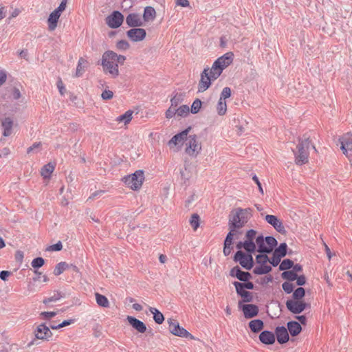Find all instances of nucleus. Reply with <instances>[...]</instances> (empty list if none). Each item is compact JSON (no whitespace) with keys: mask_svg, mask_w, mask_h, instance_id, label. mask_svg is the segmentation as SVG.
<instances>
[{"mask_svg":"<svg viewBox=\"0 0 352 352\" xmlns=\"http://www.w3.org/2000/svg\"><path fill=\"white\" fill-rule=\"evenodd\" d=\"M252 210L250 208H237L229 216V230L228 233H232L234 235L236 229L243 228L252 217Z\"/></svg>","mask_w":352,"mask_h":352,"instance_id":"1","label":"nucleus"},{"mask_svg":"<svg viewBox=\"0 0 352 352\" xmlns=\"http://www.w3.org/2000/svg\"><path fill=\"white\" fill-rule=\"evenodd\" d=\"M311 145L309 138L304 137L299 140L297 145V151H293L295 156V163L297 165H302L308 162L309 152V148Z\"/></svg>","mask_w":352,"mask_h":352,"instance_id":"2","label":"nucleus"},{"mask_svg":"<svg viewBox=\"0 0 352 352\" xmlns=\"http://www.w3.org/2000/svg\"><path fill=\"white\" fill-rule=\"evenodd\" d=\"M234 54L232 52H228L221 57L218 58L212 64L210 68L214 74V78H218L221 74L223 70L229 66L233 61Z\"/></svg>","mask_w":352,"mask_h":352,"instance_id":"3","label":"nucleus"},{"mask_svg":"<svg viewBox=\"0 0 352 352\" xmlns=\"http://www.w3.org/2000/svg\"><path fill=\"white\" fill-rule=\"evenodd\" d=\"M277 243L276 239L271 236L264 238L263 235H259L256 239L257 251L262 254L271 253Z\"/></svg>","mask_w":352,"mask_h":352,"instance_id":"4","label":"nucleus"},{"mask_svg":"<svg viewBox=\"0 0 352 352\" xmlns=\"http://www.w3.org/2000/svg\"><path fill=\"white\" fill-rule=\"evenodd\" d=\"M144 179V172L141 170H138L133 174L124 177L123 181L131 189L136 190L141 188Z\"/></svg>","mask_w":352,"mask_h":352,"instance_id":"5","label":"nucleus"},{"mask_svg":"<svg viewBox=\"0 0 352 352\" xmlns=\"http://www.w3.org/2000/svg\"><path fill=\"white\" fill-rule=\"evenodd\" d=\"M213 74L214 73L211 69L206 67L204 69L201 74V79L198 85L199 92H204L207 90L210 87L211 82L217 79L213 77Z\"/></svg>","mask_w":352,"mask_h":352,"instance_id":"6","label":"nucleus"},{"mask_svg":"<svg viewBox=\"0 0 352 352\" xmlns=\"http://www.w3.org/2000/svg\"><path fill=\"white\" fill-rule=\"evenodd\" d=\"M186 153L190 156H197L201 149L195 135L186 136Z\"/></svg>","mask_w":352,"mask_h":352,"instance_id":"7","label":"nucleus"},{"mask_svg":"<svg viewBox=\"0 0 352 352\" xmlns=\"http://www.w3.org/2000/svg\"><path fill=\"white\" fill-rule=\"evenodd\" d=\"M168 323L169 324V331L172 334L182 338L189 337L190 339H195L194 336H192L187 330L180 327L176 320L168 319Z\"/></svg>","mask_w":352,"mask_h":352,"instance_id":"8","label":"nucleus"},{"mask_svg":"<svg viewBox=\"0 0 352 352\" xmlns=\"http://www.w3.org/2000/svg\"><path fill=\"white\" fill-rule=\"evenodd\" d=\"M234 261L239 262L240 265L245 270H250L252 268L254 261L252 256L250 254H246L241 250H239L234 255Z\"/></svg>","mask_w":352,"mask_h":352,"instance_id":"9","label":"nucleus"},{"mask_svg":"<svg viewBox=\"0 0 352 352\" xmlns=\"http://www.w3.org/2000/svg\"><path fill=\"white\" fill-rule=\"evenodd\" d=\"M256 231L254 230H249L245 233L244 243L245 245V251L247 252L252 253L256 250Z\"/></svg>","mask_w":352,"mask_h":352,"instance_id":"10","label":"nucleus"},{"mask_svg":"<svg viewBox=\"0 0 352 352\" xmlns=\"http://www.w3.org/2000/svg\"><path fill=\"white\" fill-rule=\"evenodd\" d=\"M111 77L118 76L119 74L118 65H123L126 57L123 55H118L117 53L111 51Z\"/></svg>","mask_w":352,"mask_h":352,"instance_id":"11","label":"nucleus"},{"mask_svg":"<svg viewBox=\"0 0 352 352\" xmlns=\"http://www.w3.org/2000/svg\"><path fill=\"white\" fill-rule=\"evenodd\" d=\"M307 306V304L302 300H288L286 302L287 309L295 314L302 312L306 309Z\"/></svg>","mask_w":352,"mask_h":352,"instance_id":"12","label":"nucleus"},{"mask_svg":"<svg viewBox=\"0 0 352 352\" xmlns=\"http://www.w3.org/2000/svg\"><path fill=\"white\" fill-rule=\"evenodd\" d=\"M341 144L340 148L343 153L349 156L352 152V134L348 133L339 138Z\"/></svg>","mask_w":352,"mask_h":352,"instance_id":"13","label":"nucleus"},{"mask_svg":"<svg viewBox=\"0 0 352 352\" xmlns=\"http://www.w3.org/2000/svg\"><path fill=\"white\" fill-rule=\"evenodd\" d=\"M34 335L36 339L38 340H49L52 336L50 328L42 323L38 325L34 331Z\"/></svg>","mask_w":352,"mask_h":352,"instance_id":"14","label":"nucleus"},{"mask_svg":"<svg viewBox=\"0 0 352 352\" xmlns=\"http://www.w3.org/2000/svg\"><path fill=\"white\" fill-rule=\"evenodd\" d=\"M239 307L243 311L245 318H254L258 314V307L253 304L241 305V302L239 301Z\"/></svg>","mask_w":352,"mask_h":352,"instance_id":"15","label":"nucleus"},{"mask_svg":"<svg viewBox=\"0 0 352 352\" xmlns=\"http://www.w3.org/2000/svg\"><path fill=\"white\" fill-rule=\"evenodd\" d=\"M128 38L133 42H139L144 40L146 32L142 28H132L126 32Z\"/></svg>","mask_w":352,"mask_h":352,"instance_id":"16","label":"nucleus"},{"mask_svg":"<svg viewBox=\"0 0 352 352\" xmlns=\"http://www.w3.org/2000/svg\"><path fill=\"white\" fill-rule=\"evenodd\" d=\"M265 221L272 226L274 228L281 234H285L286 232L285 226H283L282 221L279 220L276 216L272 214H267L265 217Z\"/></svg>","mask_w":352,"mask_h":352,"instance_id":"17","label":"nucleus"},{"mask_svg":"<svg viewBox=\"0 0 352 352\" xmlns=\"http://www.w3.org/2000/svg\"><path fill=\"white\" fill-rule=\"evenodd\" d=\"M191 129L190 127L187 128L181 133L175 135L169 141L168 145L171 148L177 145H182L184 140L186 139L188 132Z\"/></svg>","mask_w":352,"mask_h":352,"instance_id":"18","label":"nucleus"},{"mask_svg":"<svg viewBox=\"0 0 352 352\" xmlns=\"http://www.w3.org/2000/svg\"><path fill=\"white\" fill-rule=\"evenodd\" d=\"M230 275L232 277H236L239 280L243 282L248 281L252 278V276L249 272L241 270L238 266L234 267L231 269Z\"/></svg>","mask_w":352,"mask_h":352,"instance_id":"19","label":"nucleus"},{"mask_svg":"<svg viewBox=\"0 0 352 352\" xmlns=\"http://www.w3.org/2000/svg\"><path fill=\"white\" fill-rule=\"evenodd\" d=\"M126 320L130 325H131L132 327L134 328L138 332L143 333L146 331V326L141 320L130 316H127Z\"/></svg>","mask_w":352,"mask_h":352,"instance_id":"20","label":"nucleus"},{"mask_svg":"<svg viewBox=\"0 0 352 352\" xmlns=\"http://www.w3.org/2000/svg\"><path fill=\"white\" fill-rule=\"evenodd\" d=\"M126 23L129 27H140L143 25V20L140 14L137 13H131L126 18Z\"/></svg>","mask_w":352,"mask_h":352,"instance_id":"21","label":"nucleus"},{"mask_svg":"<svg viewBox=\"0 0 352 352\" xmlns=\"http://www.w3.org/2000/svg\"><path fill=\"white\" fill-rule=\"evenodd\" d=\"M275 333L277 338V341L280 344L286 343L289 340V334L285 327H277L275 329Z\"/></svg>","mask_w":352,"mask_h":352,"instance_id":"22","label":"nucleus"},{"mask_svg":"<svg viewBox=\"0 0 352 352\" xmlns=\"http://www.w3.org/2000/svg\"><path fill=\"white\" fill-rule=\"evenodd\" d=\"M259 340L263 344L270 345L275 342L276 338L274 333L266 330L261 333Z\"/></svg>","mask_w":352,"mask_h":352,"instance_id":"23","label":"nucleus"},{"mask_svg":"<svg viewBox=\"0 0 352 352\" xmlns=\"http://www.w3.org/2000/svg\"><path fill=\"white\" fill-rule=\"evenodd\" d=\"M13 124V120L9 117L5 118L2 120L1 126L3 136L8 137L12 135Z\"/></svg>","mask_w":352,"mask_h":352,"instance_id":"24","label":"nucleus"},{"mask_svg":"<svg viewBox=\"0 0 352 352\" xmlns=\"http://www.w3.org/2000/svg\"><path fill=\"white\" fill-rule=\"evenodd\" d=\"M60 15L61 14L54 10L50 14L47 19L49 31H54L57 28L58 19Z\"/></svg>","mask_w":352,"mask_h":352,"instance_id":"25","label":"nucleus"},{"mask_svg":"<svg viewBox=\"0 0 352 352\" xmlns=\"http://www.w3.org/2000/svg\"><path fill=\"white\" fill-rule=\"evenodd\" d=\"M111 28H119L124 21L123 15L118 11H113L111 13Z\"/></svg>","mask_w":352,"mask_h":352,"instance_id":"26","label":"nucleus"},{"mask_svg":"<svg viewBox=\"0 0 352 352\" xmlns=\"http://www.w3.org/2000/svg\"><path fill=\"white\" fill-rule=\"evenodd\" d=\"M233 285L235 287L236 292L237 294L243 298V301L245 302H250L252 300L253 296L252 293L250 292L245 291L243 287L239 288V287L235 283H233Z\"/></svg>","mask_w":352,"mask_h":352,"instance_id":"27","label":"nucleus"},{"mask_svg":"<svg viewBox=\"0 0 352 352\" xmlns=\"http://www.w3.org/2000/svg\"><path fill=\"white\" fill-rule=\"evenodd\" d=\"M234 235L232 233H228L226 237V239L224 241V247H223V254L225 256H228L231 250L232 249V240H233Z\"/></svg>","mask_w":352,"mask_h":352,"instance_id":"28","label":"nucleus"},{"mask_svg":"<svg viewBox=\"0 0 352 352\" xmlns=\"http://www.w3.org/2000/svg\"><path fill=\"white\" fill-rule=\"evenodd\" d=\"M287 329L292 336L298 335L302 330L300 324L296 321L289 322L287 323Z\"/></svg>","mask_w":352,"mask_h":352,"instance_id":"29","label":"nucleus"},{"mask_svg":"<svg viewBox=\"0 0 352 352\" xmlns=\"http://www.w3.org/2000/svg\"><path fill=\"white\" fill-rule=\"evenodd\" d=\"M263 322L259 319L253 320L249 322V327L254 333L259 332L263 329Z\"/></svg>","mask_w":352,"mask_h":352,"instance_id":"30","label":"nucleus"},{"mask_svg":"<svg viewBox=\"0 0 352 352\" xmlns=\"http://www.w3.org/2000/svg\"><path fill=\"white\" fill-rule=\"evenodd\" d=\"M133 111H131V110H128L126 111L124 114L118 116L116 119V121H117L118 122L120 123V122H123L124 125H126L128 124L131 120H132V118H133Z\"/></svg>","mask_w":352,"mask_h":352,"instance_id":"31","label":"nucleus"},{"mask_svg":"<svg viewBox=\"0 0 352 352\" xmlns=\"http://www.w3.org/2000/svg\"><path fill=\"white\" fill-rule=\"evenodd\" d=\"M55 166L52 163L45 165L41 170V174L44 179H49L54 170Z\"/></svg>","mask_w":352,"mask_h":352,"instance_id":"32","label":"nucleus"},{"mask_svg":"<svg viewBox=\"0 0 352 352\" xmlns=\"http://www.w3.org/2000/svg\"><path fill=\"white\" fill-rule=\"evenodd\" d=\"M156 12L153 7L147 6L144 9L143 19L145 21H153L155 18Z\"/></svg>","mask_w":352,"mask_h":352,"instance_id":"33","label":"nucleus"},{"mask_svg":"<svg viewBox=\"0 0 352 352\" xmlns=\"http://www.w3.org/2000/svg\"><path fill=\"white\" fill-rule=\"evenodd\" d=\"M150 312L153 314V320L157 324H162L164 320L163 314L156 308L149 307Z\"/></svg>","mask_w":352,"mask_h":352,"instance_id":"34","label":"nucleus"},{"mask_svg":"<svg viewBox=\"0 0 352 352\" xmlns=\"http://www.w3.org/2000/svg\"><path fill=\"white\" fill-rule=\"evenodd\" d=\"M87 62L83 58H80L78 60L75 76L80 77L82 75V74L85 71V68L87 67Z\"/></svg>","mask_w":352,"mask_h":352,"instance_id":"35","label":"nucleus"},{"mask_svg":"<svg viewBox=\"0 0 352 352\" xmlns=\"http://www.w3.org/2000/svg\"><path fill=\"white\" fill-rule=\"evenodd\" d=\"M103 69L106 73H110V52L107 51L104 53L101 63Z\"/></svg>","mask_w":352,"mask_h":352,"instance_id":"36","label":"nucleus"},{"mask_svg":"<svg viewBox=\"0 0 352 352\" xmlns=\"http://www.w3.org/2000/svg\"><path fill=\"white\" fill-rule=\"evenodd\" d=\"M272 271V267L270 265H265V264H262L260 266H256L254 267L253 272L255 274L261 275L269 273Z\"/></svg>","mask_w":352,"mask_h":352,"instance_id":"37","label":"nucleus"},{"mask_svg":"<svg viewBox=\"0 0 352 352\" xmlns=\"http://www.w3.org/2000/svg\"><path fill=\"white\" fill-rule=\"evenodd\" d=\"M184 94L176 93L175 95L170 99V106L176 109V107L184 100Z\"/></svg>","mask_w":352,"mask_h":352,"instance_id":"38","label":"nucleus"},{"mask_svg":"<svg viewBox=\"0 0 352 352\" xmlns=\"http://www.w3.org/2000/svg\"><path fill=\"white\" fill-rule=\"evenodd\" d=\"M287 245L285 243H280V245L276 248L274 251L275 254L281 258L284 257L287 254Z\"/></svg>","mask_w":352,"mask_h":352,"instance_id":"39","label":"nucleus"},{"mask_svg":"<svg viewBox=\"0 0 352 352\" xmlns=\"http://www.w3.org/2000/svg\"><path fill=\"white\" fill-rule=\"evenodd\" d=\"M96 300L98 305L104 307H107L109 306V300L108 299L103 295H101L98 293L96 294Z\"/></svg>","mask_w":352,"mask_h":352,"instance_id":"40","label":"nucleus"},{"mask_svg":"<svg viewBox=\"0 0 352 352\" xmlns=\"http://www.w3.org/2000/svg\"><path fill=\"white\" fill-rule=\"evenodd\" d=\"M116 47L120 52H125L129 49L130 45L128 41L120 40L116 43Z\"/></svg>","mask_w":352,"mask_h":352,"instance_id":"41","label":"nucleus"},{"mask_svg":"<svg viewBox=\"0 0 352 352\" xmlns=\"http://www.w3.org/2000/svg\"><path fill=\"white\" fill-rule=\"evenodd\" d=\"M281 276L283 279L293 281L297 278V274L292 270L285 271L282 273Z\"/></svg>","mask_w":352,"mask_h":352,"instance_id":"42","label":"nucleus"},{"mask_svg":"<svg viewBox=\"0 0 352 352\" xmlns=\"http://www.w3.org/2000/svg\"><path fill=\"white\" fill-rule=\"evenodd\" d=\"M217 113L220 116H223L226 114L227 111V104L225 100H219L217 106Z\"/></svg>","mask_w":352,"mask_h":352,"instance_id":"43","label":"nucleus"},{"mask_svg":"<svg viewBox=\"0 0 352 352\" xmlns=\"http://www.w3.org/2000/svg\"><path fill=\"white\" fill-rule=\"evenodd\" d=\"M189 107L188 105H182L176 109L177 116L179 117H186L189 114Z\"/></svg>","mask_w":352,"mask_h":352,"instance_id":"44","label":"nucleus"},{"mask_svg":"<svg viewBox=\"0 0 352 352\" xmlns=\"http://www.w3.org/2000/svg\"><path fill=\"white\" fill-rule=\"evenodd\" d=\"M294 265V262L290 259H284L279 265L280 271H286L292 268Z\"/></svg>","mask_w":352,"mask_h":352,"instance_id":"45","label":"nucleus"},{"mask_svg":"<svg viewBox=\"0 0 352 352\" xmlns=\"http://www.w3.org/2000/svg\"><path fill=\"white\" fill-rule=\"evenodd\" d=\"M305 295V289L302 287H298L293 292L292 298L294 300H300Z\"/></svg>","mask_w":352,"mask_h":352,"instance_id":"46","label":"nucleus"},{"mask_svg":"<svg viewBox=\"0 0 352 352\" xmlns=\"http://www.w3.org/2000/svg\"><path fill=\"white\" fill-rule=\"evenodd\" d=\"M67 267V264L65 262H60L58 264H57L55 267V269L54 270V274L56 276H58L60 274H62Z\"/></svg>","mask_w":352,"mask_h":352,"instance_id":"47","label":"nucleus"},{"mask_svg":"<svg viewBox=\"0 0 352 352\" xmlns=\"http://www.w3.org/2000/svg\"><path fill=\"white\" fill-rule=\"evenodd\" d=\"M190 223L195 230L197 229L199 226V217L197 214L195 213L191 216Z\"/></svg>","mask_w":352,"mask_h":352,"instance_id":"48","label":"nucleus"},{"mask_svg":"<svg viewBox=\"0 0 352 352\" xmlns=\"http://www.w3.org/2000/svg\"><path fill=\"white\" fill-rule=\"evenodd\" d=\"M45 263V261L41 257H37L32 260L31 265L32 267L36 269L42 267Z\"/></svg>","mask_w":352,"mask_h":352,"instance_id":"49","label":"nucleus"},{"mask_svg":"<svg viewBox=\"0 0 352 352\" xmlns=\"http://www.w3.org/2000/svg\"><path fill=\"white\" fill-rule=\"evenodd\" d=\"M201 101L199 99H196L191 106V112L192 113H198L201 109Z\"/></svg>","mask_w":352,"mask_h":352,"instance_id":"50","label":"nucleus"},{"mask_svg":"<svg viewBox=\"0 0 352 352\" xmlns=\"http://www.w3.org/2000/svg\"><path fill=\"white\" fill-rule=\"evenodd\" d=\"M58 314V311H43L40 314V317L43 320H50Z\"/></svg>","mask_w":352,"mask_h":352,"instance_id":"51","label":"nucleus"},{"mask_svg":"<svg viewBox=\"0 0 352 352\" xmlns=\"http://www.w3.org/2000/svg\"><path fill=\"white\" fill-rule=\"evenodd\" d=\"M231 96V89L230 87H224L221 93L220 100H226V99L230 98Z\"/></svg>","mask_w":352,"mask_h":352,"instance_id":"52","label":"nucleus"},{"mask_svg":"<svg viewBox=\"0 0 352 352\" xmlns=\"http://www.w3.org/2000/svg\"><path fill=\"white\" fill-rule=\"evenodd\" d=\"M234 283L237 284V285L239 287L240 289H241V287H243V289H254V284L252 282H250L248 280L245 281V283H240V282H237V281H234Z\"/></svg>","mask_w":352,"mask_h":352,"instance_id":"53","label":"nucleus"},{"mask_svg":"<svg viewBox=\"0 0 352 352\" xmlns=\"http://www.w3.org/2000/svg\"><path fill=\"white\" fill-rule=\"evenodd\" d=\"M269 260V258L266 254H258L256 256V261L258 263L261 265L265 264Z\"/></svg>","mask_w":352,"mask_h":352,"instance_id":"54","label":"nucleus"},{"mask_svg":"<svg viewBox=\"0 0 352 352\" xmlns=\"http://www.w3.org/2000/svg\"><path fill=\"white\" fill-rule=\"evenodd\" d=\"M283 289L287 294H290L293 292L294 286L292 283L289 282H285L282 285Z\"/></svg>","mask_w":352,"mask_h":352,"instance_id":"55","label":"nucleus"},{"mask_svg":"<svg viewBox=\"0 0 352 352\" xmlns=\"http://www.w3.org/2000/svg\"><path fill=\"white\" fill-rule=\"evenodd\" d=\"M280 260H281V257L278 256L276 254H275L274 253H273V256L268 261L274 267L277 266L280 262Z\"/></svg>","mask_w":352,"mask_h":352,"instance_id":"56","label":"nucleus"},{"mask_svg":"<svg viewBox=\"0 0 352 352\" xmlns=\"http://www.w3.org/2000/svg\"><path fill=\"white\" fill-rule=\"evenodd\" d=\"M63 248V245L60 241H58L57 243L50 245L47 248V251H60Z\"/></svg>","mask_w":352,"mask_h":352,"instance_id":"57","label":"nucleus"},{"mask_svg":"<svg viewBox=\"0 0 352 352\" xmlns=\"http://www.w3.org/2000/svg\"><path fill=\"white\" fill-rule=\"evenodd\" d=\"M60 298H61L60 294H54L53 296H52L50 298H45V300H43V302L44 304L47 305V304H49L50 302H56L58 300H59Z\"/></svg>","mask_w":352,"mask_h":352,"instance_id":"58","label":"nucleus"},{"mask_svg":"<svg viewBox=\"0 0 352 352\" xmlns=\"http://www.w3.org/2000/svg\"><path fill=\"white\" fill-rule=\"evenodd\" d=\"M67 3V0H62L61 3H60L59 6L54 10L56 12L59 13L60 14H62L63 12H64L66 9Z\"/></svg>","mask_w":352,"mask_h":352,"instance_id":"59","label":"nucleus"},{"mask_svg":"<svg viewBox=\"0 0 352 352\" xmlns=\"http://www.w3.org/2000/svg\"><path fill=\"white\" fill-rule=\"evenodd\" d=\"M175 115H177L176 109L170 106L166 111V118L170 119Z\"/></svg>","mask_w":352,"mask_h":352,"instance_id":"60","label":"nucleus"},{"mask_svg":"<svg viewBox=\"0 0 352 352\" xmlns=\"http://www.w3.org/2000/svg\"><path fill=\"white\" fill-rule=\"evenodd\" d=\"M296 280V284L299 286L304 285L306 283V278L304 275L298 276Z\"/></svg>","mask_w":352,"mask_h":352,"instance_id":"61","label":"nucleus"},{"mask_svg":"<svg viewBox=\"0 0 352 352\" xmlns=\"http://www.w3.org/2000/svg\"><path fill=\"white\" fill-rule=\"evenodd\" d=\"M57 87L59 90V92L61 95H63L65 91V86L61 80H59L57 82Z\"/></svg>","mask_w":352,"mask_h":352,"instance_id":"62","label":"nucleus"},{"mask_svg":"<svg viewBox=\"0 0 352 352\" xmlns=\"http://www.w3.org/2000/svg\"><path fill=\"white\" fill-rule=\"evenodd\" d=\"M73 322H74V320H72V319L64 320L63 322L58 324L57 327H59L60 329V328L65 327L66 326L70 325Z\"/></svg>","mask_w":352,"mask_h":352,"instance_id":"63","label":"nucleus"},{"mask_svg":"<svg viewBox=\"0 0 352 352\" xmlns=\"http://www.w3.org/2000/svg\"><path fill=\"white\" fill-rule=\"evenodd\" d=\"M11 274L10 272L8 271H1L0 272V278L3 280H6L7 278Z\"/></svg>","mask_w":352,"mask_h":352,"instance_id":"64","label":"nucleus"}]
</instances>
